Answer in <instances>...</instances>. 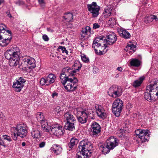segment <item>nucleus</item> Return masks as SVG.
<instances>
[{"instance_id":"f03ea898","label":"nucleus","mask_w":158,"mask_h":158,"mask_svg":"<svg viewBox=\"0 0 158 158\" xmlns=\"http://www.w3.org/2000/svg\"><path fill=\"white\" fill-rule=\"evenodd\" d=\"M20 54V50L17 47L7 50L5 53V56L7 59L9 60V63L11 67L13 68L19 65Z\"/></svg>"},{"instance_id":"4d7b16f0","label":"nucleus","mask_w":158,"mask_h":158,"mask_svg":"<svg viewBox=\"0 0 158 158\" xmlns=\"http://www.w3.org/2000/svg\"><path fill=\"white\" fill-rule=\"evenodd\" d=\"M3 2V0H0V5Z\"/></svg>"},{"instance_id":"2f4dec72","label":"nucleus","mask_w":158,"mask_h":158,"mask_svg":"<svg viewBox=\"0 0 158 158\" xmlns=\"http://www.w3.org/2000/svg\"><path fill=\"white\" fill-rule=\"evenodd\" d=\"M144 79L145 77L144 76L140 77L139 79L134 81L133 83V86L135 87L140 86Z\"/></svg>"},{"instance_id":"9b49d317","label":"nucleus","mask_w":158,"mask_h":158,"mask_svg":"<svg viewBox=\"0 0 158 158\" xmlns=\"http://www.w3.org/2000/svg\"><path fill=\"white\" fill-rule=\"evenodd\" d=\"M123 103L122 101L119 99L115 100L112 105V110L113 113L117 117L120 114L122 110Z\"/></svg>"},{"instance_id":"f3484780","label":"nucleus","mask_w":158,"mask_h":158,"mask_svg":"<svg viewBox=\"0 0 158 158\" xmlns=\"http://www.w3.org/2000/svg\"><path fill=\"white\" fill-rule=\"evenodd\" d=\"M90 129L91 130L90 135L92 136L96 137L100 132L101 128L98 123L94 122L91 123Z\"/></svg>"},{"instance_id":"37998d69","label":"nucleus","mask_w":158,"mask_h":158,"mask_svg":"<svg viewBox=\"0 0 158 158\" xmlns=\"http://www.w3.org/2000/svg\"><path fill=\"white\" fill-rule=\"evenodd\" d=\"M60 107L59 106H57L54 109L53 113L56 114H58L60 112Z\"/></svg>"},{"instance_id":"864d4df0","label":"nucleus","mask_w":158,"mask_h":158,"mask_svg":"<svg viewBox=\"0 0 158 158\" xmlns=\"http://www.w3.org/2000/svg\"><path fill=\"white\" fill-rule=\"evenodd\" d=\"M6 14L7 16L9 18H11L12 17L11 15L10 14L9 11H7L6 12Z\"/></svg>"},{"instance_id":"ea45409f","label":"nucleus","mask_w":158,"mask_h":158,"mask_svg":"<svg viewBox=\"0 0 158 158\" xmlns=\"http://www.w3.org/2000/svg\"><path fill=\"white\" fill-rule=\"evenodd\" d=\"M61 49L62 51V52L65 53L67 55H68V52L66 50V48L64 46H59L57 49V50L59 51V50Z\"/></svg>"},{"instance_id":"f704fd0d","label":"nucleus","mask_w":158,"mask_h":158,"mask_svg":"<svg viewBox=\"0 0 158 158\" xmlns=\"http://www.w3.org/2000/svg\"><path fill=\"white\" fill-rule=\"evenodd\" d=\"M111 12L112 9L108 6L106 7V8L105 9V10L103 12V14L106 18H107L111 15Z\"/></svg>"},{"instance_id":"20e7f679","label":"nucleus","mask_w":158,"mask_h":158,"mask_svg":"<svg viewBox=\"0 0 158 158\" xmlns=\"http://www.w3.org/2000/svg\"><path fill=\"white\" fill-rule=\"evenodd\" d=\"M146 92L144 93V98L148 101L152 102L155 100L154 95L158 97V82L152 81L146 88Z\"/></svg>"},{"instance_id":"5fc2aeb1","label":"nucleus","mask_w":158,"mask_h":158,"mask_svg":"<svg viewBox=\"0 0 158 158\" xmlns=\"http://www.w3.org/2000/svg\"><path fill=\"white\" fill-rule=\"evenodd\" d=\"M117 70H118V71L121 72L123 70L122 68L121 67H118L117 68Z\"/></svg>"},{"instance_id":"a211bd4d","label":"nucleus","mask_w":158,"mask_h":158,"mask_svg":"<svg viewBox=\"0 0 158 158\" xmlns=\"http://www.w3.org/2000/svg\"><path fill=\"white\" fill-rule=\"evenodd\" d=\"M96 113L98 117L101 118H104L106 116V111L101 105H96L95 106Z\"/></svg>"},{"instance_id":"a19ab883","label":"nucleus","mask_w":158,"mask_h":158,"mask_svg":"<svg viewBox=\"0 0 158 158\" xmlns=\"http://www.w3.org/2000/svg\"><path fill=\"white\" fill-rule=\"evenodd\" d=\"M124 133V131L123 129H120L119 130H118L117 133V135L119 137H123V136L124 135H123Z\"/></svg>"},{"instance_id":"49530a36","label":"nucleus","mask_w":158,"mask_h":158,"mask_svg":"<svg viewBox=\"0 0 158 158\" xmlns=\"http://www.w3.org/2000/svg\"><path fill=\"white\" fill-rule=\"evenodd\" d=\"M0 145L4 147H5L6 145L5 141H4V140L1 138H0Z\"/></svg>"},{"instance_id":"6e6552de","label":"nucleus","mask_w":158,"mask_h":158,"mask_svg":"<svg viewBox=\"0 0 158 158\" xmlns=\"http://www.w3.org/2000/svg\"><path fill=\"white\" fill-rule=\"evenodd\" d=\"M35 59L29 56H26L23 59L22 65L19 66L20 69L27 68L32 69L35 67Z\"/></svg>"},{"instance_id":"58836bf2","label":"nucleus","mask_w":158,"mask_h":158,"mask_svg":"<svg viewBox=\"0 0 158 158\" xmlns=\"http://www.w3.org/2000/svg\"><path fill=\"white\" fill-rule=\"evenodd\" d=\"M116 22L114 18H111L108 21V23L111 26H114L115 25Z\"/></svg>"},{"instance_id":"7c9ffc66","label":"nucleus","mask_w":158,"mask_h":158,"mask_svg":"<svg viewBox=\"0 0 158 158\" xmlns=\"http://www.w3.org/2000/svg\"><path fill=\"white\" fill-rule=\"evenodd\" d=\"M106 146V144L105 143L104 145L101 146L100 147V150L102 152V153L104 154L108 153L110 152V150H111Z\"/></svg>"},{"instance_id":"6ab92c4d","label":"nucleus","mask_w":158,"mask_h":158,"mask_svg":"<svg viewBox=\"0 0 158 158\" xmlns=\"http://www.w3.org/2000/svg\"><path fill=\"white\" fill-rule=\"evenodd\" d=\"M107 147L112 150L118 145V140L115 138L113 137H109L106 141V143Z\"/></svg>"},{"instance_id":"cd10ccee","label":"nucleus","mask_w":158,"mask_h":158,"mask_svg":"<svg viewBox=\"0 0 158 158\" xmlns=\"http://www.w3.org/2000/svg\"><path fill=\"white\" fill-rule=\"evenodd\" d=\"M91 28L89 26H87L82 28L81 35V37L84 38L86 35H88L90 33Z\"/></svg>"},{"instance_id":"09e8293b","label":"nucleus","mask_w":158,"mask_h":158,"mask_svg":"<svg viewBox=\"0 0 158 158\" xmlns=\"http://www.w3.org/2000/svg\"><path fill=\"white\" fill-rule=\"evenodd\" d=\"M46 144V142L43 141L40 142L39 144V147L40 148H42L44 147Z\"/></svg>"},{"instance_id":"c9c22d12","label":"nucleus","mask_w":158,"mask_h":158,"mask_svg":"<svg viewBox=\"0 0 158 158\" xmlns=\"http://www.w3.org/2000/svg\"><path fill=\"white\" fill-rule=\"evenodd\" d=\"M36 118L39 122H41L42 121L45 120L43 113L41 112H38L36 114Z\"/></svg>"},{"instance_id":"a18cd8bd","label":"nucleus","mask_w":158,"mask_h":158,"mask_svg":"<svg viewBox=\"0 0 158 158\" xmlns=\"http://www.w3.org/2000/svg\"><path fill=\"white\" fill-rule=\"evenodd\" d=\"M39 3L40 5V6L44 8L45 5V2L44 0H38Z\"/></svg>"},{"instance_id":"3c124183","label":"nucleus","mask_w":158,"mask_h":158,"mask_svg":"<svg viewBox=\"0 0 158 158\" xmlns=\"http://www.w3.org/2000/svg\"><path fill=\"white\" fill-rule=\"evenodd\" d=\"M58 93L55 91H53L52 92V98H55L57 97H58Z\"/></svg>"},{"instance_id":"b1692460","label":"nucleus","mask_w":158,"mask_h":158,"mask_svg":"<svg viewBox=\"0 0 158 158\" xmlns=\"http://www.w3.org/2000/svg\"><path fill=\"white\" fill-rule=\"evenodd\" d=\"M50 150L51 151H52L55 154L58 155L61 153L62 149L60 145L54 144L51 148Z\"/></svg>"},{"instance_id":"f8f14e48","label":"nucleus","mask_w":158,"mask_h":158,"mask_svg":"<svg viewBox=\"0 0 158 158\" xmlns=\"http://www.w3.org/2000/svg\"><path fill=\"white\" fill-rule=\"evenodd\" d=\"M73 66L74 67V69L69 67H66L63 69V71H65V73L68 77L73 76L77 71L80 70L82 66V64L80 62L77 61L75 62Z\"/></svg>"},{"instance_id":"6e6d98bb","label":"nucleus","mask_w":158,"mask_h":158,"mask_svg":"<svg viewBox=\"0 0 158 158\" xmlns=\"http://www.w3.org/2000/svg\"><path fill=\"white\" fill-rule=\"evenodd\" d=\"M26 143L25 142H23L22 143V145L23 146H25L26 145Z\"/></svg>"},{"instance_id":"bb28decb","label":"nucleus","mask_w":158,"mask_h":158,"mask_svg":"<svg viewBox=\"0 0 158 158\" xmlns=\"http://www.w3.org/2000/svg\"><path fill=\"white\" fill-rule=\"evenodd\" d=\"M46 81H47V85H48L51 84L53 83L55 80L56 77L54 74L50 73L47 77H45Z\"/></svg>"},{"instance_id":"aec40b11","label":"nucleus","mask_w":158,"mask_h":158,"mask_svg":"<svg viewBox=\"0 0 158 158\" xmlns=\"http://www.w3.org/2000/svg\"><path fill=\"white\" fill-rule=\"evenodd\" d=\"M124 50L127 52V55H131L135 51L136 46L132 42H129L127 43Z\"/></svg>"},{"instance_id":"79ce46f5","label":"nucleus","mask_w":158,"mask_h":158,"mask_svg":"<svg viewBox=\"0 0 158 158\" xmlns=\"http://www.w3.org/2000/svg\"><path fill=\"white\" fill-rule=\"evenodd\" d=\"M40 84L42 85H47V81L46 77L41 78L40 81Z\"/></svg>"},{"instance_id":"393cba45","label":"nucleus","mask_w":158,"mask_h":158,"mask_svg":"<svg viewBox=\"0 0 158 158\" xmlns=\"http://www.w3.org/2000/svg\"><path fill=\"white\" fill-rule=\"evenodd\" d=\"M71 78L68 77L65 73V71H64L63 69L60 75V78L61 80V82L63 85L67 81L69 80V79Z\"/></svg>"},{"instance_id":"0eeeda50","label":"nucleus","mask_w":158,"mask_h":158,"mask_svg":"<svg viewBox=\"0 0 158 158\" xmlns=\"http://www.w3.org/2000/svg\"><path fill=\"white\" fill-rule=\"evenodd\" d=\"M73 113L71 111H67L64 115V120L66 121L64 126L65 129L69 131H73L75 129V123L76 121V119L73 115Z\"/></svg>"},{"instance_id":"4468645a","label":"nucleus","mask_w":158,"mask_h":158,"mask_svg":"<svg viewBox=\"0 0 158 158\" xmlns=\"http://www.w3.org/2000/svg\"><path fill=\"white\" fill-rule=\"evenodd\" d=\"M87 7L88 11L92 14L93 17H97L99 15L100 7L96 2H93L91 4H88Z\"/></svg>"},{"instance_id":"39448f33","label":"nucleus","mask_w":158,"mask_h":158,"mask_svg":"<svg viewBox=\"0 0 158 158\" xmlns=\"http://www.w3.org/2000/svg\"><path fill=\"white\" fill-rule=\"evenodd\" d=\"M91 143L87 140H84L80 142L78 148V152L76 155V158H86L91 153L90 151L92 148Z\"/></svg>"},{"instance_id":"a878e982","label":"nucleus","mask_w":158,"mask_h":158,"mask_svg":"<svg viewBox=\"0 0 158 158\" xmlns=\"http://www.w3.org/2000/svg\"><path fill=\"white\" fill-rule=\"evenodd\" d=\"M11 38L3 39L2 35H0V45L2 47L6 46L10 42Z\"/></svg>"},{"instance_id":"de8ad7c7","label":"nucleus","mask_w":158,"mask_h":158,"mask_svg":"<svg viewBox=\"0 0 158 158\" xmlns=\"http://www.w3.org/2000/svg\"><path fill=\"white\" fill-rule=\"evenodd\" d=\"M15 3L16 4L19 6L22 5L24 4V2L21 0H17Z\"/></svg>"},{"instance_id":"4c0bfd02","label":"nucleus","mask_w":158,"mask_h":158,"mask_svg":"<svg viewBox=\"0 0 158 158\" xmlns=\"http://www.w3.org/2000/svg\"><path fill=\"white\" fill-rule=\"evenodd\" d=\"M81 57L82 61L85 63H88L89 62V58L86 57L84 54H82L81 55Z\"/></svg>"},{"instance_id":"4be33fe9","label":"nucleus","mask_w":158,"mask_h":158,"mask_svg":"<svg viewBox=\"0 0 158 158\" xmlns=\"http://www.w3.org/2000/svg\"><path fill=\"white\" fill-rule=\"evenodd\" d=\"M120 36L126 39H128L131 37L130 33L125 30L123 28H120L118 31Z\"/></svg>"},{"instance_id":"13d9d810","label":"nucleus","mask_w":158,"mask_h":158,"mask_svg":"<svg viewBox=\"0 0 158 158\" xmlns=\"http://www.w3.org/2000/svg\"><path fill=\"white\" fill-rule=\"evenodd\" d=\"M96 70V69H93V71L94 72V70Z\"/></svg>"},{"instance_id":"e433bc0d","label":"nucleus","mask_w":158,"mask_h":158,"mask_svg":"<svg viewBox=\"0 0 158 158\" xmlns=\"http://www.w3.org/2000/svg\"><path fill=\"white\" fill-rule=\"evenodd\" d=\"M130 64L131 66L138 67L140 64V61L138 59H133L130 61Z\"/></svg>"},{"instance_id":"412c9836","label":"nucleus","mask_w":158,"mask_h":158,"mask_svg":"<svg viewBox=\"0 0 158 158\" xmlns=\"http://www.w3.org/2000/svg\"><path fill=\"white\" fill-rule=\"evenodd\" d=\"M31 135L34 139H38L40 138L41 134L40 130L36 127H34L31 131Z\"/></svg>"},{"instance_id":"5701e85b","label":"nucleus","mask_w":158,"mask_h":158,"mask_svg":"<svg viewBox=\"0 0 158 158\" xmlns=\"http://www.w3.org/2000/svg\"><path fill=\"white\" fill-rule=\"evenodd\" d=\"M42 129L43 131L46 132H50L51 131L52 126L48 125L46 120L42 121L40 122Z\"/></svg>"},{"instance_id":"dca6fc26","label":"nucleus","mask_w":158,"mask_h":158,"mask_svg":"<svg viewBox=\"0 0 158 158\" xmlns=\"http://www.w3.org/2000/svg\"><path fill=\"white\" fill-rule=\"evenodd\" d=\"M63 127L58 124L52 125L50 132L52 134L59 137L62 135L64 132Z\"/></svg>"},{"instance_id":"c85d7f7f","label":"nucleus","mask_w":158,"mask_h":158,"mask_svg":"<svg viewBox=\"0 0 158 158\" xmlns=\"http://www.w3.org/2000/svg\"><path fill=\"white\" fill-rule=\"evenodd\" d=\"M78 140L75 138H72L70 141V142L68 143V147L70 148L69 150L70 151L73 147L76 145L78 143Z\"/></svg>"},{"instance_id":"423d86ee","label":"nucleus","mask_w":158,"mask_h":158,"mask_svg":"<svg viewBox=\"0 0 158 158\" xmlns=\"http://www.w3.org/2000/svg\"><path fill=\"white\" fill-rule=\"evenodd\" d=\"M12 137L13 139L16 140L17 137L24 138L27 133V127L26 125L22 123L17 124L16 127H12L11 128Z\"/></svg>"},{"instance_id":"473e14b6","label":"nucleus","mask_w":158,"mask_h":158,"mask_svg":"<svg viewBox=\"0 0 158 158\" xmlns=\"http://www.w3.org/2000/svg\"><path fill=\"white\" fill-rule=\"evenodd\" d=\"M64 17L67 22H70L73 19V15L72 13L69 12L65 14Z\"/></svg>"},{"instance_id":"9d476101","label":"nucleus","mask_w":158,"mask_h":158,"mask_svg":"<svg viewBox=\"0 0 158 158\" xmlns=\"http://www.w3.org/2000/svg\"><path fill=\"white\" fill-rule=\"evenodd\" d=\"M123 91L121 87L119 86L113 85L108 91V95L114 98H117L121 96Z\"/></svg>"},{"instance_id":"f257e3e1","label":"nucleus","mask_w":158,"mask_h":158,"mask_svg":"<svg viewBox=\"0 0 158 158\" xmlns=\"http://www.w3.org/2000/svg\"><path fill=\"white\" fill-rule=\"evenodd\" d=\"M100 36L97 37L93 41L92 47L94 48L95 53L99 55L105 54L107 52V45H112L117 40L115 34L113 32L108 33L106 39Z\"/></svg>"},{"instance_id":"ddd939ff","label":"nucleus","mask_w":158,"mask_h":158,"mask_svg":"<svg viewBox=\"0 0 158 158\" xmlns=\"http://www.w3.org/2000/svg\"><path fill=\"white\" fill-rule=\"evenodd\" d=\"M135 133L137 137L139 138L142 143L148 141L149 139L150 134L148 130L137 129L135 131Z\"/></svg>"},{"instance_id":"c756f323","label":"nucleus","mask_w":158,"mask_h":158,"mask_svg":"<svg viewBox=\"0 0 158 158\" xmlns=\"http://www.w3.org/2000/svg\"><path fill=\"white\" fill-rule=\"evenodd\" d=\"M154 20H155L156 21L158 20V18L155 15H152L145 17L144 19V21L146 23H149Z\"/></svg>"},{"instance_id":"2eb2a0df","label":"nucleus","mask_w":158,"mask_h":158,"mask_svg":"<svg viewBox=\"0 0 158 158\" xmlns=\"http://www.w3.org/2000/svg\"><path fill=\"white\" fill-rule=\"evenodd\" d=\"M26 81V80L23 77H20L18 79H16L14 81L12 86L14 90L17 92H20L23 88L24 84Z\"/></svg>"},{"instance_id":"7ed1b4c3","label":"nucleus","mask_w":158,"mask_h":158,"mask_svg":"<svg viewBox=\"0 0 158 158\" xmlns=\"http://www.w3.org/2000/svg\"><path fill=\"white\" fill-rule=\"evenodd\" d=\"M74 114L77 117L78 122L81 124L86 123L88 118H94V111L92 109L77 108L74 109Z\"/></svg>"},{"instance_id":"8fccbe9b","label":"nucleus","mask_w":158,"mask_h":158,"mask_svg":"<svg viewBox=\"0 0 158 158\" xmlns=\"http://www.w3.org/2000/svg\"><path fill=\"white\" fill-rule=\"evenodd\" d=\"M100 27V25L98 23H94L93 24V28L94 29H96L99 28Z\"/></svg>"},{"instance_id":"603ef678","label":"nucleus","mask_w":158,"mask_h":158,"mask_svg":"<svg viewBox=\"0 0 158 158\" xmlns=\"http://www.w3.org/2000/svg\"><path fill=\"white\" fill-rule=\"evenodd\" d=\"M42 38L45 41H48L49 40V38L47 35H43Z\"/></svg>"},{"instance_id":"c03bdc74","label":"nucleus","mask_w":158,"mask_h":158,"mask_svg":"<svg viewBox=\"0 0 158 158\" xmlns=\"http://www.w3.org/2000/svg\"><path fill=\"white\" fill-rule=\"evenodd\" d=\"M3 138L2 139L3 140H6L7 141L10 142L11 141V139L10 137L9 136H8L6 135H3L2 136Z\"/></svg>"},{"instance_id":"1a4fd4ad","label":"nucleus","mask_w":158,"mask_h":158,"mask_svg":"<svg viewBox=\"0 0 158 158\" xmlns=\"http://www.w3.org/2000/svg\"><path fill=\"white\" fill-rule=\"evenodd\" d=\"M69 79V80L63 85L68 91H74L77 88L78 80L74 77H73Z\"/></svg>"},{"instance_id":"72a5a7b5","label":"nucleus","mask_w":158,"mask_h":158,"mask_svg":"<svg viewBox=\"0 0 158 158\" xmlns=\"http://www.w3.org/2000/svg\"><path fill=\"white\" fill-rule=\"evenodd\" d=\"M6 26L2 23H0V34L4 33L5 32L9 34H11V31L9 30H6Z\"/></svg>"}]
</instances>
